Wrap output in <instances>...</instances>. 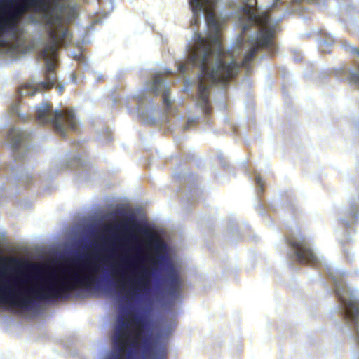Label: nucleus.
<instances>
[{
    "mask_svg": "<svg viewBox=\"0 0 359 359\" xmlns=\"http://www.w3.org/2000/svg\"><path fill=\"white\" fill-rule=\"evenodd\" d=\"M178 70L181 73H185L187 70V64L182 63L178 66Z\"/></svg>",
    "mask_w": 359,
    "mask_h": 359,
    "instance_id": "nucleus-18",
    "label": "nucleus"
},
{
    "mask_svg": "<svg viewBox=\"0 0 359 359\" xmlns=\"http://www.w3.org/2000/svg\"><path fill=\"white\" fill-rule=\"evenodd\" d=\"M249 29V27L248 25H245L243 27V33H245Z\"/></svg>",
    "mask_w": 359,
    "mask_h": 359,
    "instance_id": "nucleus-20",
    "label": "nucleus"
},
{
    "mask_svg": "<svg viewBox=\"0 0 359 359\" xmlns=\"http://www.w3.org/2000/svg\"><path fill=\"white\" fill-rule=\"evenodd\" d=\"M0 275H1V276H4V275H5V274H4L3 272H1H1H0Z\"/></svg>",
    "mask_w": 359,
    "mask_h": 359,
    "instance_id": "nucleus-25",
    "label": "nucleus"
},
{
    "mask_svg": "<svg viewBox=\"0 0 359 359\" xmlns=\"http://www.w3.org/2000/svg\"><path fill=\"white\" fill-rule=\"evenodd\" d=\"M356 341H357V343L359 344V334H358Z\"/></svg>",
    "mask_w": 359,
    "mask_h": 359,
    "instance_id": "nucleus-24",
    "label": "nucleus"
},
{
    "mask_svg": "<svg viewBox=\"0 0 359 359\" xmlns=\"http://www.w3.org/2000/svg\"><path fill=\"white\" fill-rule=\"evenodd\" d=\"M280 1H281V0H274V1H275L276 3H278V2Z\"/></svg>",
    "mask_w": 359,
    "mask_h": 359,
    "instance_id": "nucleus-26",
    "label": "nucleus"
},
{
    "mask_svg": "<svg viewBox=\"0 0 359 359\" xmlns=\"http://www.w3.org/2000/svg\"><path fill=\"white\" fill-rule=\"evenodd\" d=\"M161 85V81L158 76H155L153 81L152 92L158 95L159 94L158 87Z\"/></svg>",
    "mask_w": 359,
    "mask_h": 359,
    "instance_id": "nucleus-13",
    "label": "nucleus"
},
{
    "mask_svg": "<svg viewBox=\"0 0 359 359\" xmlns=\"http://www.w3.org/2000/svg\"><path fill=\"white\" fill-rule=\"evenodd\" d=\"M141 260L142 259L136 257L135 260L130 262L133 269L131 271L132 276L127 278H126L125 276H121L120 280L121 286H125L124 280H128V290L125 296L127 302L133 299V297L138 295L141 292L147 290L149 286L150 272L147 268L138 264V262Z\"/></svg>",
    "mask_w": 359,
    "mask_h": 359,
    "instance_id": "nucleus-8",
    "label": "nucleus"
},
{
    "mask_svg": "<svg viewBox=\"0 0 359 359\" xmlns=\"http://www.w3.org/2000/svg\"><path fill=\"white\" fill-rule=\"evenodd\" d=\"M36 120L42 124H51L55 131L63 137L66 135L67 129H77L75 114L72 109L53 111L51 105L48 103L37 107Z\"/></svg>",
    "mask_w": 359,
    "mask_h": 359,
    "instance_id": "nucleus-6",
    "label": "nucleus"
},
{
    "mask_svg": "<svg viewBox=\"0 0 359 359\" xmlns=\"http://www.w3.org/2000/svg\"><path fill=\"white\" fill-rule=\"evenodd\" d=\"M114 226L111 225V224H107V225H105L104 228V231L107 232V233H111L114 230Z\"/></svg>",
    "mask_w": 359,
    "mask_h": 359,
    "instance_id": "nucleus-19",
    "label": "nucleus"
},
{
    "mask_svg": "<svg viewBox=\"0 0 359 359\" xmlns=\"http://www.w3.org/2000/svg\"><path fill=\"white\" fill-rule=\"evenodd\" d=\"M353 51H354L355 53H357V54H358V55L359 56V49L355 48V49H354V50H353Z\"/></svg>",
    "mask_w": 359,
    "mask_h": 359,
    "instance_id": "nucleus-23",
    "label": "nucleus"
},
{
    "mask_svg": "<svg viewBox=\"0 0 359 359\" xmlns=\"http://www.w3.org/2000/svg\"><path fill=\"white\" fill-rule=\"evenodd\" d=\"M53 25L52 19L50 18H48L47 25L50 27L48 30L50 43L40 53V56L44 60L46 65V70L43 75L45 80L39 83L35 87L30 84H25L20 87L18 94L20 97L24 96L32 97L38 92L50 90L55 86L60 94L63 93V86L60 84L56 85L57 77L55 69L57 66V50L65 40L67 29L64 28L61 23L55 28L52 27Z\"/></svg>",
    "mask_w": 359,
    "mask_h": 359,
    "instance_id": "nucleus-4",
    "label": "nucleus"
},
{
    "mask_svg": "<svg viewBox=\"0 0 359 359\" xmlns=\"http://www.w3.org/2000/svg\"><path fill=\"white\" fill-rule=\"evenodd\" d=\"M270 16L264 13L253 15L250 23L259 27V32L255 39L251 40L252 47L245 55L242 61L243 67L248 66L259 48H267L273 45L274 29L270 26Z\"/></svg>",
    "mask_w": 359,
    "mask_h": 359,
    "instance_id": "nucleus-7",
    "label": "nucleus"
},
{
    "mask_svg": "<svg viewBox=\"0 0 359 359\" xmlns=\"http://www.w3.org/2000/svg\"><path fill=\"white\" fill-rule=\"evenodd\" d=\"M27 135L15 128H11L8 132V139L13 142V146L14 148H18L20 143L25 140Z\"/></svg>",
    "mask_w": 359,
    "mask_h": 359,
    "instance_id": "nucleus-12",
    "label": "nucleus"
},
{
    "mask_svg": "<svg viewBox=\"0 0 359 359\" xmlns=\"http://www.w3.org/2000/svg\"><path fill=\"white\" fill-rule=\"evenodd\" d=\"M189 4L193 12L191 25L198 26V13H205L208 35L205 37L198 36L187 63L193 66L199 64L198 102L204 114L208 115L212 112L209 100L211 86L217 83L226 86L236 76L240 66L233 60L227 62L222 58L223 50L220 47L222 22L215 15V0H190Z\"/></svg>",
    "mask_w": 359,
    "mask_h": 359,
    "instance_id": "nucleus-1",
    "label": "nucleus"
},
{
    "mask_svg": "<svg viewBox=\"0 0 359 359\" xmlns=\"http://www.w3.org/2000/svg\"><path fill=\"white\" fill-rule=\"evenodd\" d=\"M335 292L343 306L345 318L357 323L359 317V299L346 286L337 287Z\"/></svg>",
    "mask_w": 359,
    "mask_h": 359,
    "instance_id": "nucleus-10",
    "label": "nucleus"
},
{
    "mask_svg": "<svg viewBox=\"0 0 359 359\" xmlns=\"http://www.w3.org/2000/svg\"><path fill=\"white\" fill-rule=\"evenodd\" d=\"M166 287L168 293L172 297H175L180 293L181 280L176 272L172 271L167 276Z\"/></svg>",
    "mask_w": 359,
    "mask_h": 359,
    "instance_id": "nucleus-11",
    "label": "nucleus"
},
{
    "mask_svg": "<svg viewBox=\"0 0 359 359\" xmlns=\"http://www.w3.org/2000/svg\"><path fill=\"white\" fill-rule=\"evenodd\" d=\"M255 180H256L257 184L259 187H260L261 191H264V180L262 179V177L260 176H257L255 177Z\"/></svg>",
    "mask_w": 359,
    "mask_h": 359,
    "instance_id": "nucleus-17",
    "label": "nucleus"
},
{
    "mask_svg": "<svg viewBox=\"0 0 359 359\" xmlns=\"http://www.w3.org/2000/svg\"><path fill=\"white\" fill-rule=\"evenodd\" d=\"M191 123H194V121H190V120H189V121H188L187 124V126H186V127H185V128H186V129H187V128H189V124H190Z\"/></svg>",
    "mask_w": 359,
    "mask_h": 359,
    "instance_id": "nucleus-22",
    "label": "nucleus"
},
{
    "mask_svg": "<svg viewBox=\"0 0 359 359\" xmlns=\"http://www.w3.org/2000/svg\"><path fill=\"white\" fill-rule=\"evenodd\" d=\"M147 325V319L137 313L128 311L123 315L114 336L117 354L112 359H124V353H127L129 358L132 351L140 346L141 339H143L144 353L146 355H149L151 359H167V350L165 346L154 348L149 338H142Z\"/></svg>",
    "mask_w": 359,
    "mask_h": 359,
    "instance_id": "nucleus-3",
    "label": "nucleus"
},
{
    "mask_svg": "<svg viewBox=\"0 0 359 359\" xmlns=\"http://www.w3.org/2000/svg\"><path fill=\"white\" fill-rule=\"evenodd\" d=\"M288 245L294 250L297 262L301 264L317 266L318 259L304 237L296 238L292 236L286 237Z\"/></svg>",
    "mask_w": 359,
    "mask_h": 359,
    "instance_id": "nucleus-9",
    "label": "nucleus"
},
{
    "mask_svg": "<svg viewBox=\"0 0 359 359\" xmlns=\"http://www.w3.org/2000/svg\"><path fill=\"white\" fill-rule=\"evenodd\" d=\"M349 80L351 82L359 85V73H353L350 76Z\"/></svg>",
    "mask_w": 359,
    "mask_h": 359,
    "instance_id": "nucleus-16",
    "label": "nucleus"
},
{
    "mask_svg": "<svg viewBox=\"0 0 359 359\" xmlns=\"http://www.w3.org/2000/svg\"><path fill=\"white\" fill-rule=\"evenodd\" d=\"M247 1L246 5L243 7V11L252 18V15L255 14L252 12V5L250 3L251 0H247Z\"/></svg>",
    "mask_w": 359,
    "mask_h": 359,
    "instance_id": "nucleus-14",
    "label": "nucleus"
},
{
    "mask_svg": "<svg viewBox=\"0 0 359 359\" xmlns=\"http://www.w3.org/2000/svg\"><path fill=\"white\" fill-rule=\"evenodd\" d=\"M79 266L82 271L87 273L81 276L76 273H69L67 278H63L60 281L53 278L41 279L40 285L29 290L22 289L18 285V283L27 282L26 276L8 278L6 284L0 286V302L26 308L32 303L27 294L41 300H53L62 298L77 287H90L95 282L93 275L99 271L97 264L88 259L79 263Z\"/></svg>",
    "mask_w": 359,
    "mask_h": 359,
    "instance_id": "nucleus-2",
    "label": "nucleus"
},
{
    "mask_svg": "<svg viewBox=\"0 0 359 359\" xmlns=\"http://www.w3.org/2000/svg\"><path fill=\"white\" fill-rule=\"evenodd\" d=\"M163 102L164 103V104L167 107H170V105H171V102L169 99V92L168 91H165L163 94Z\"/></svg>",
    "mask_w": 359,
    "mask_h": 359,
    "instance_id": "nucleus-15",
    "label": "nucleus"
},
{
    "mask_svg": "<svg viewBox=\"0 0 359 359\" xmlns=\"http://www.w3.org/2000/svg\"><path fill=\"white\" fill-rule=\"evenodd\" d=\"M131 225H135V224L133 221H129L126 224V226H131Z\"/></svg>",
    "mask_w": 359,
    "mask_h": 359,
    "instance_id": "nucleus-21",
    "label": "nucleus"
},
{
    "mask_svg": "<svg viewBox=\"0 0 359 359\" xmlns=\"http://www.w3.org/2000/svg\"><path fill=\"white\" fill-rule=\"evenodd\" d=\"M49 7L46 0H6L0 7V37L15 29L27 11L34 9L46 13Z\"/></svg>",
    "mask_w": 359,
    "mask_h": 359,
    "instance_id": "nucleus-5",
    "label": "nucleus"
}]
</instances>
